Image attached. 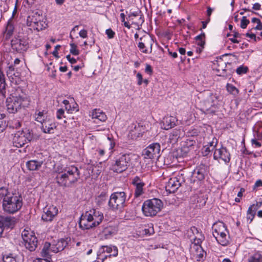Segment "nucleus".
Here are the masks:
<instances>
[{"label":"nucleus","instance_id":"f257e3e1","mask_svg":"<svg viewBox=\"0 0 262 262\" xmlns=\"http://www.w3.org/2000/svg\"><path fill=\"white\" fill-rule=\"evenodd\" d=\"M56 181L60 186L69 187L76 183L80 178V172L74 165H64L61 163L55 166Z\"/></svg>","mask_w":262,"mask_h":262},{"label":"nucleus","instance_id":"f03ea898","mask_svg":"<svg viewBox=\"0 0 262 262\" xmlns=\"http://www.w3.org/2000/svg\"><path fill=\"white\" fill-rule=\"evenodd\" d=\"M103 220V213L99 210L92 208L81 215L79 225L83 230L90 229L98 226Z\"/></svg>","mask_w":262,"mask_h":262},{"label":"nucleus","instance_id":"7ed1b4c3","mask_svg":"<svg viewBox=\"0 0 262 262\" xmlns=\"http://www.w3.org/2000/svg\"><path fill=\"white\" fill-rule=\"evenodd\" d=\"M40 136L34 134L32 130L25 129L18 131L14 134L13 138L14 146L17 147L24 146L26 143L38 140Z\"/></svg>","mask_w":262,"mask_h":262},{"label":"nucleus","instance_id":"20e7f679","mask_svg":"<svg viewBox=\"0 0 262 262\" xmlns=\"http://www.w3.org/2000/svg\"><path fill=\"white\" fill-rule=\"evenodd\" d=\"M163 206V202L157 198L145 201L142 206L143 214L146 216L152 217L159 212Z\"/></svg>","mask_w":262,"mask_h":262},{"label":"nucleus","instance_id":"39448f33","mask_svg":"<svg viewBox=\"0 0 262 262\" xmlns=\"http://www.w3.org/2000/svg\"><path fill=\"white\" fill-rule=\"evenodd\" d=\"M8 112L10 114H15L21 106L25 107L28 104L29 101L25 94L17 95L16 94L12 96V99L7 100Z\"/></svg>","mask_w":262,"mask_h":262},{"label":"nucleus","instance_id":"423d86ee","mask_svg":"<svg viewBox=\"0 0 262 262\" xmlns=\"http://www.w3.org/2000/svg\"><path fill=\"white\" fill-rule=\"evenodd\" d=\"M126 194L124 191L115 192L111 194L108 203L110 209L113 211L121 210L125 206Z\"/></svg>","mask_w":262,"mask_h":262},{"label":"nucleus","instance_id":"0eeeda50","mask_svg":"<svg viewBox=\"0 0 262 262\" xmlns=\"http://www.w3.org/2000/svg\"><path fill=\"white\" fill-rule=\"evenodd\" d=\"M131 162L130 155L123 154L116 158L115 162L112 165L111 169L115 172L121 173L125 171Z\"/></svg>","mask_w":262,"mask_h":262},{"label":"nucleus","instance_id":"6e6552de","mask_svg":"<svg viewBox=\"0 0 262 262\" xmlns=\"http://www.w3.org/2000/svg\"><path fill=\"white\" fill-rule=\"evenodd\" d=\"M12 50L19 53H24L30 47L29 38L26 36H18L13 38L11 41Z\"/></svg>","mask_w":262,"mask_h":262},{"label":"nucleus","instance_id":"1a4fd4ad","mask_svg":"<svg viewBox=\"0 0 262 262\" xmlns=\"http://www.w3.org/2000/svg\"><path fill=\"white\" fill-rule=\"evenodd\" d=\"M21 236L26 249L30 251H34L38 245V240L34 233L28 230H24Z\"/></svg>","mask_w":262,"mask_h":262},{"label":"nucleus","instance_id":"9d476101","mask_svg":"<svg viewBox=\"0 0 262 262\" xmlns=\"http://www.w3.org/2000/svg\"><path fill=\"white\" fill-rule=\"evenodd\" d=\"M160 152V144L158 143H155L149 145L145 149H144L142 151V155L144 156V158L146 159H151L157 158V161L156 163L157 164H159L160 162V155H159Z\"/></svg>","mask_w":262,"mask_h":262},{"label":"nucleus","instance_id":"9b49d317","mask_svg":"<svg viewBox=\"0 0 262 262\" xmlns=\"http://www.w3.org/2000/svg\"><path fill=\"white\" fill-rule=\"evenodd\" d=\"M140 41L138 43V47L143 53L148 54L152 51V46L154 40L149 34H145L140 38Z\"/></svg>","mask_w":262,"mask_h":262},{"label":"nucleus","instance_id":"f8f14e48","mask_svg":"<svg viewBox=\"0 0 262 262\" xmlns=\"http://www.w3.org/2000/svg\"><path fill=\"white\" fill-rule=\"evenodd\" d=\"M213 235L216 238L219 244L222 246H225L228 244V241L227 239V235L225 232H227V229L225 224L222 223L218 229L214 228L213 230Z\"/></svg>","mask_w":262,"mask_h":262},{"label":"nucleus","instance_id":"ddd939ff","mask_svg":"<svg viewBox=\"0 0 262 262\" xmlns=\"http://www.w3.org/2000/svg\"><path fill=\"white\" fill-rule=\"evenodd\" d=\"M218 98L219 97L217 94L209 93V95L205 100V105L207 107L206 111L207 114L215 113Z\"/></svg>","mask_w":262,"mask_h":262},{"label":"nucleus","instance_id":"4468645a","mask_svg":"<svg viewBox=\"0 0 262 262\" xmlns=\"http://www.w3.org/2000/svg\"><path fill=\"white\" fill-rule=\"evenodd\" d=\"M58 210L56 206L53 205L45 207L43 209V213L42 214L41 219L46 222H51L57 215Z\"/></svg>","mask_w":262,"mask_h":262},{"label":"nucleus","instance_id":"2eb2a0df","mask_svg":"<svg viewBox=\"0 0 262 262\" xmlns=\"http://www.w3.org/2000/svg\"><path fill=\"white\" fill-rule=\"evenodd\" d=\"M213 158L214 160L222 159L226 163H228L230 161V154L226 147L222 146L215 150Z\"/></svg>","mask_w":262,"mask_h":262},{"label":"nucleus","instance_id":"dca6fc26","mask_svg":"<svg viewBox=\"0 0 262 262\" xmlns=\"http://www.w3.org/2000/svg\"><path fill=\"white\" fill-rule=\"evenodd\" d=\"M129 21H131L133 24L135 25L137 27L141 26L144 23V17L140 10H137L134 12H130L128 14L127 18Z\"/></svg>","mask_w":262,"mask_h":262},{"label":"nucleus","instance_id":"f3484780","mask_svg":"<svg viewBox=\"0 0 262 262\" xmlns=\"http://www.w3.org/2000/svg\"><path fill=\"white\" fill-rule=\"evenodd\" d=\"M207 173V166L205 164H200L192 172V178H196L199 181H203Z\"/></svg>","mask_w":262,"mask_h":262},{"label":"nucleus","instance_id":"a211bd4d","mask_svg":"<svg viewBox=\"0 0 262 262\" xmlns=\"http://www.w3.org/2000/svg\"><path fill=\"white\" fill-rule=\"evenodd\" d=\"M180 185L181 183L177 178H170L168 179V181L166 183L165 190L169 193L174 192Z\"/></svg>","mask_w":262,"mask_h":262},{"label":"nucleus","instance_id":"6ab92c4d","mask_svg":"<svg viewBox=\"0 0 262 262\" xmlns=\"http://www.w3.org/2000/svg\"><path fill=\"white\" fill-rule=\"evenodd\" d=\"M134 125V128L129 131L128 136L133 140H137L142 136L145 128L140 123Z\"/></svg>","mask_w":262,"mask_h":262},{"label":"nucleus","instance_id":"aec40b11","mask_svg":"<svg viewBox=\"0 0 262 262\" xmlns=\"http://www.w3.org/2000/svg\"><path fill=\"white\" fill-rule=\"evenodd\" d=\"M132 183L135 186V196L138 198L141 196L144 192L143 187L145 185L144 183L139 176H136L133 179Z\"/></svg>","mask_w":262,"mask_h":262},{"label":"nucleus","instance_id":"412c9836","mask_svg":"<svg viewBox=\"0 0 262 262\" xmlns=\"http://www.w3.org/2000/svg\"><path fill=\"white\" fill-rule=\"evenodd\" d=\"M69 241H70V238L68 237L61 238L55 244L51 245L52 252L56 253L62 251L68 246Z\"/></svg>","mask_w":262,"mask_h":262},{"label":"nucleus","instance_id":"4be33fe9","mask_svg":"<svg viewBox=\"0 0 262 262\" xmlns=\"http://www.w3.org/2000/svg\"><path fill=\"white\" fill-rule=\"evenodd\" d=\"M109 254V256H116L118 255V249L115 246H103L101 247L98 251L99 256H101V254L104 252Z\"/></svg>","mask_w":262,"mask_h":262},{"label":"nucleus","instance_id":"5701e85b","mask_svg":"<svg viewBox=\"0 0 262 262\" xmlns=\"http://www.w3.org/2000/svg\"><path fill=\"white\" fill-rule=\"evenodd\" d=\"M217 64L218 65V67L216 70L219 73H220L219 74V76L227 77L228 75H230L231 71L228 73V70L225 69V68L227 67V65L230 66V63H226V62H224L223 60H220L219 61H217Z\"/></svg>","mask_w":262,"mask_h":262},{"label":"nucleus","instance_id":"b1692460","mask_svg":"<svg viewBox=\"0 0 262 262\" xmlns=\"http://www.w3.org/2000/svg\"><path fill=\"white\" fill-rule=\"evenodd\" d=\"M71 102L69 100H64L63 103L64 104L65 108L68 114H72L78 111V105L75 102L74 99L71 100Z\"/></svg>","mask_w":262,"mask_h":262},{"label":"nucleus","instance_id":"393cba45","mask_svg":"<svg viewBox=\"0 0 262 262\" xmlns=\"http://www.w3.org/2000/svg\"><path fill=\"white\" fill-rule=\"evenodd\" d=\"M0 224L4 230L5 228H12L14 225V218L10 216H0Z\"/></svg>","mask_w":262,"mask_h":262},{"label":"nucleus","instance_id":"a878e982","mask_svg":"<svg viewBox=\"0 0 262 262\" xmlns=\"http://www.w3.org/2000/svg\"><path fill=\"white\" fill-rule=\"evenodd\" d=\"M7 74L11 81L12 82H14L15 83H17L20 78V73L18 72H15L14 68L12 66L9 67V70L7 72Z\"/></svg>","mask_w":262,"mask_h":262},{"label":"nucleus","instance_id":"bb28decb","mask_svg":"<svg viewBox=\"0 0 262 262\" xmlns=\"http://www.w3.org/2000/svg\"><path fill=\"white\" fill-rule=\"evenodd\" d=\"M40 16L37 12H31L29 14L27 18V25L28 26L31 27L35 24L37 21L40 19Z\"/></svg>","mask_w":262,"mask_h":262},{"label":"nucleus","instance_id":"cd10ccee","mask_svg":"<svg viewBox=\"0 0 262 262\" xmlns=\"http://www.w3.org/2000/svg\"><path fill=\"white\" fill-rule=\"evenodd\" d=\"M43 163L42 161H37V160H30L26 163V166L28 169L30 170H38Z\"/></svg>","mask_w":262,"mask_h":262},{"label":"nucleus","instance_id":"c85d7f7f","mask_svg":"<svg viewBox=\"0 0 262 262\" xmlns=\"http://www.w3.org/2000/svg\"><path fill=\"white\" fill-rule=\"evenodd\" d=\"M117 231V229L115 226H109L105 227L103 229L102 233L105 236V238H108L113 235L116 234Z\"/></svg>","mask_w":262,"mask_h":262},{"label":"nucleus","instance_id":"c756f323","mask_svg":"<svg viewBox=\"0 0 262 262\" xmlns=\"http://www.w3.org/2000/svg\"><path fill=\"white\" fill-rule=\"evenodd\" d=\"M51 244L48 242L45 243L43 249L41 252L42 257L51 258V255L50 254V252H52L51 250Z\"/></svg>","mask_w":262,"mask_h":262},{"label":"nucleus","instance_id":"7c9ffc66","mask_svg":"<svg viewBox=\"0 0 262 262\" xmlns=\"http://www.w3.org/2000/svg\"><path fill=\"white\" fill-rule=\"evenodd\" d=\"M205 239L204 235L202 234V232H200L199 234L190 238V241L192 244H194V246H201V243Z\"/></svg>","mask_w":262,"mask_h":262},{"label":"nucleus","instance_id":"2f4dec72","mask_svg":"<svg viewBox=\"0 0 262 262\" xmlns=\"http://www.w3.org/2000/svg\"><path fill=\"white\" fill-rule=\"evenodd\" d=\"M258 128L256 129V127L253 129L254 138L258 140H262V122H258L256 124Z\"/></svg>","mask_w":262,"mask_h":262},{"label":"nucleus","instance_id":"473e14b6","mask_svg":"<svg viewBox=\"0 0 262 262\" xmlns=\"http://www.w3.org/2000/svg\"><path fill=\"white\" fill-rule=\"evenodd\" d=\"M178 120H176V117L173 116H170L168 118H166V122L168 123L166 125H165V130H168L174 127L176 124V122Z\"/></svg>","mask_w":262,"mask_h":262},{"label":"nucleus","instance_id":"72a5a7b5","mask_svg":"<svg viewBox=\"0 0 262 262\" xmlns=\"http://www.w3.org/2000/svg\"><path fill=\"white\" fill-rule=\"evenodd\" d=\"M194 248L195 249L196 252V254L197 261H199L203 260L204 257V253H206V252L204 251L202 246L197 245L196 246H194Z\"/></svg>","mask_w":262,"mask_h":262},{"label":"nucleus","instance_id":"f704fd0d","mask_svg":"<svg viewBox=\"0 0 262 262\" xmlns=\"http://www.w3.org/2000/svg\"><path fill=\"white\" fill-rule=\"evenodd\" d=\"M14 32V27L10 23H8L6 28V30L4 33V36L6 39H9L13 35Z\"/></svg>","mask_w":262,"mask_h":262},{"label":"nucleus","instance_id":"c9c22d12","mask_svg":"<svg viewBox=\"0 0 262 262\" xmlns=\"http://www.w3.org/2000/svg\"><path fill=\"white\" fill-rule=\"evenodd\" d=\"M248 262H262V254L259 252H256L248 258Z\"/></svg>","mask_w":262,"mask_h":262},{"label":"nucleus","instance_id":"e433bc0d","mask_svg":"<svg viewBox=\"0 0 262 262\" xmlns=\"http://www.w3.org/2000/svg\"><path fill=\"white\" fill-rule=\"evenodd\" d=\"M226 89L228 92L235 97L237 96L239 93L238 90L235 86L230 83L227 84Z\"/></svg>","mask_w":262,"mask_h":262},{"label":"nucleus","instance_id":"4c0bfd02","mask_svg":"<svg viewBox=\"0 0 262 262\" xmlns=\"http://www.w3.org/2000/svg\"><path fill=\"white\" fill-rule=\"evenodd\" d=\"M106 193L105 192H102L96 198V203L98 205L100 206L103 204V203L106 201Z\"/></svg>","mask_w":262,"mask_h":262},{"label":"nucleus","instance_id":"58836bf2","mask_svg":"<svg viewBox=\"0 0 262 262\" xmlns=\"http://www.w3.org/2000/svg\"><path fill=\"white\" fill-rule=\"evenodd\" d=\"M178 138V132L173 130L172 133L169 134L168 143H171L173 145L177 142Z\"/></svg>","mask_w":262,"mask_h":262},{"label":"nucleus","instance_id":"ea45409f","mask_svg":"<svg viewBox=\"0 0 262 262\" xmlns=\"http://www.w3.org/2000/svg\"><path fill=\"white\" fill-rule=\"evenodd\" d=\"M4 262H17L16 257L12 253L4 255L3 256Z\"/></svg>","mask_w":262,"mask_h":262},{"label":"nucleus","instance_id":"a19ab883","mask_svg":"<svg viewBox=\"0 0 262 262\" xmlns=\"http://www.w3.org/2000/svg\"><path fill=\"white\" fill-rule=\"evenodd\" d=\"M33 28L34 30H36L38 31L42 30L43 29L46 28L45 23L42 21L40 20V19H39L37 22L31 26Z\"/></svg>","mask_w":262,"mask_h":262},{"label":"nucleus","instance_id":"79ce46f5","mask_svg":"<svg viewBox=\"0 0 262 262\" xmlns=\"http://www.w3.org/2000/svg\"><path fill=\"white\" fill-rule=\"evenodd\" d=\"M201 232L196 227L193 226L191 227L190 230L188 231V236H189L190 238H192V235L193 234L194 236L197 235L199 233Z\"/></svg>","mask_w":262,"mask_h":262},{"label":"nucleus","instance_id":"37998d69","mask_svg":"<svg viewBox=\"0 0 262 262\" xmlns=\"http://www.w3.org/2000/svg\"><path fill=\"white\" fill-rule=\"evenodd\" d=\"M70 52L73 55H78L79 51L77 49V46L74 43H70Z\"/></svg>","mask_w":262,"mask_h":262},{"label":"nucleus","instance_id":"c03bdc74","mask_svg":"<svg viewBox=\"0 0 262 262\" xmlns=\"http://www.w3.org/2000/svg\"><path fill=\"white\" fill-rule=\"evenodd\" d=\"M248 70V68L247 67L241 66L236 69V72L238 75H242L246 73Z\"/></svg>","mask_w":262,"mask_h":262},{"label":"nucleus","instance_id":"a18cd8bd","mask_svg":"<svg viewBox=\"0 0 262 262\" xmlns=\"http://www.w3.org/2000/svg\"><path fill=\"white\" fill-rule=\"evenodd\" d=\"M55 125H51L50 126H47V127L41 128L42 132L45 133L47 134H52L53 133V130L54 128H55Z\"/></svg>","mask_w":262,"mask_h":262},{"label":"nucleus","instance_id":"49530a36","mask_svg":"<svg viewBox=\"0 0 262 262\" xmlns=\"http://www.w3.org/2000/svg\"><path fill=\"white\" fill-rule=\"evenodd\" d=\"M249 23L250 21L248 19H247L246 16H243L241 20L240 27L242 29H245Z\"/></svg>","mask_w":262,"mask_h":262},{"label":"nucleus","instance_id":"de8ad7c7","mask_svg":"<svg viewBox=\"0 0 262 262\" xmlns=\"http://www.w3.org/2000/svg\"><path fill=\"white\" fill-rule=\"evenodd\" d=\"M155 23L157 26L161 27L162 26L163 16L162 14L158 15L155 19Z\"/></svg>","mask_w":262,"mask_h":262},{"label":"nucleus","instance_id":"09e8293b","mask_svg":"<svg viewBox=\"0 0 262 262\" xmlns=\"http://www.w3.org/2000/svg\"><path fill=\"white\" fill-rule=\"evenodd\" d=\"M6 127V121L4 120L3 116H0V133L3 132Z\"/></svg>","mask_w":262,"mask_h":262},{"label":"nucleus","instance_id":"8fccbe9b","mask_svg":"<svg viewBox=\"0 0 262 262\" xmlns=\"http://www.w3.org/2000/svg\"><path fill=\"white\" fill-rule=\"evenodd\" d=\"M143 233L145 235H151L154 233L153 226H148L147 228H145L143 230Z\"/></svg>","mask_w":262,"mask_h":262},{"label":"nucleus","instance_id":"3c124183","mask_svg":"<svg viewBox=\"0 0 262 262\" xmlns=\"http://www.w3.org/2000/svg\"><path fill=\"white\" fill-rule=\"evenodd\" d=\"M178 150H177L176 151H173L172 153H170V154L169 155V156L170 157V159L171 160V157H172L173 158H176V159H178V157H184L186 155V153H187V151H185V154H182V155H179V154H178Z\"/></svg>","mask_w":262,"mask_h":262},{"label":"nucleus","instance_id":"603ef678","mask_svg":"<svg viewBox=\"0 0 262 262\" xmlns=\"http://www.w3.org/2000/svg\"><path fill=\"white\" fill-rule=\"evenodd\" d=\"M105 33L109 39L113 38L115 35V32L110 28L106 30Z\"/></svg>","mask_w":262,"mask_h":262},{"label":"nucleus","instance_id":"864d4df0","mask_svg":"<svg viewBox=\"0 0 262 262\" xmlns=\"http://www.w3.org/2000/svg\"><path fill=\"white\" fill-rule=\"evenodd\" d=\"M257 210V208L255 207V204H253L249 207L247 214H252V213H253V214H255Z\"/></svg>","mask_w":262,"mask_h":262},{"label":"nucleus","instance_id":"5fc2aeb1","mask_svg":"<svg viewBox=\"0 0 262 262\" xmlns=\"http://www.w3.org/2000/svg\"><path fill=\"white\" fill-rule=\"evenodd\" d=\"M246 36L248 37H249L251 39H254L255 41H256L257 40H260V37H256L255 34H254L253 33H250L249 32H247L246 34Z\"/></svg>","mask_w":262,"mask_h":262},{"label":"nucleus","instance_id":"6e6d98bb","mask_svg":"<svg viewBox=\"0 0 262 262\" xmlns=\"http://www.w3.org/2000/svg\"><path fill=\"white\" fill-rule=\"evenodd\" d=\"M47 118V116H37V117L35 118V120L36 121L40 122L42 125V123H43Z\"/></svg>","mask_w":262,"mask_h":262},{"label":"nucleus","instance_id":"4d7b16f0","mask_svg":"<svg viewBox=\"0 0 262 262\" xmlns=\"http://www.w3.org/2000/svg\"><path fill=\"white\" fill-rule=\"evenodd\" d=\"M55 125V124L52 123L51 121L49 119H48L47 118L45 120V121L43 122V123H42L41 128L47 127V126H50L51 125Z\"/></svg>","mask_w":262,"mask_h":262},{"label":"nucleus","instance_id":"13d9d810","mask_svg":"<svg viewBox=\"0 0 262 262\" xmlns=\"http://www.w3.org/2000/svg\"><path fill=\"white\" fill-rule=\"evenodd\" d=\"M79 35L80 37L85 38L88 36V31L85 29H82L79 32Z\"/></svg>","mask_w":262,"mask_h":262},{"label":"nucleus","instance_id":"bf43d9fd","mask_svg":"<svg viewBox=\"0 0 262 262\" xmlns=\"http://www.w3.org/2000/svg\"><path fill=\"white\" fill-rule=\"evenodd\" d=\"M34 262H51V258L44 257L42 258H38L34 260Z\"/></svg>","mask_w":262,"mask_h":262},{"label":"nucleus","instance_id":"052dcab7","mask_svg":"<svg viewBox=\"0 0 262 262\" xmlns=\"http://www.w3.org/2000/svg\"><path fill=\"white\" fill-rule=\"evenodd\" d=\"M92 118L96 120H99L101 121H104L107 119V116H92Z\"/></svg>","mask_w":262,"mask_h":262},{"label":"nucleus","instance_id":"680f3d73","mask_svg":"<svg viewBox=\"0 0 262 262\" xmlns=\"http://www.w3.org/2000/svg\"><path fill=\"white\" fill-rule=\"evenodd\" d=\"M136 77L138 79V85H141L143 82V78L142 74L140 73H138L136 75Z\"/></svg>","mask_w":262,"mask_h":262},{"label":"nucleus","instance_id":"e2e57ef3","mask_svg":"<svg viewBox=\"0 0 262 262\" xmlns=\"http://www.w3.org/2000/svg\"><path fill=\"white\" fill-rule=\"evenodd\" d=\"M257 139H252L251 140V142L253 145H255L256 147H260L261 146V144L257 141Z\"/></svg>","mask_w":262,"mask_h":262},{"label":"nucleus","instance_id":"0e129e2a","mask_svg":"<svg viewBox=\"0 0 262 262\" xmlns=\"http://www.w3.org/2000/svg\"><path fill=\"white\" fill-rule=\"evenodd\" d=\"M61 47V46L60 45H57L55 47V49H54V51L53 52L52 54L53 55H54V56H55V57L56 58H58L59 56H58V50H59V49Z\"/></svg>","mask_w":262,"mask_h":262},{"label":"nucleus","instance_id":"69168bd1","mask_svg":"<svg viewBox=\"0 0 262 262\" xmlns=\"http://www.w3.org/2000/svg\"><path fill=\"white\" fill-rule=\"evenodd\" d=\"M66 58L67 59V60L71 63V64H74L75 63H76L77 62V60L76 59H75L73 57H71V55L69 54V55H67L66 56Z\"/></svg>","mask_w":262,"mask_h":262},{"label":"nucleus","instance_id":"338daca9","mask_svg":"<svg viewBox=\"0 0 262 262\" xmlns=\"http://www.w3.org/2000/svg\"><path fill=\"white\" fill-rule=\"evenodd\" d=\"M145 71L147 74L151 75L152 73V69L151 66L149 64H146Z\"/></svg>","mask_w":262,"mask_h":262},{"label":"nucleus","instance_id":"774afa93","mask_svg":"<svg viewBox=\"0 0 262 262\" xmlns=\"http://www.w3.org/2000/svg\"><path fill=\"white\" fill-rule=\"evenodd\" d=\"M205 37V33H202L201 34L196 36L195 38L196 41L199 40H204V38Z\"/></svg>","mask_w":262,"mask_h":262}]
</instances>
